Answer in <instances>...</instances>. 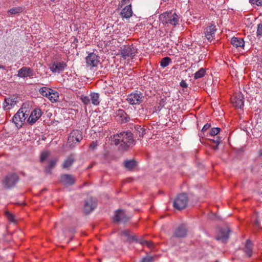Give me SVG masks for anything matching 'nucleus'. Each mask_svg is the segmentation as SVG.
<instances>
[{"label":"nucleus","instance_id":"f257e3e1","mask_svg":"<svg viewBox=\"0 0 262 262\" xmlns=\"http://www.w3.org/2000/svg\"><path fill=\"white\" fill-rule=\"evenodd\" d=\"M114 138V144L116 145H120V148L123 150H127L135 144V140L130 132H122L115 135Z\"/></svg>","mask_w":262,"mask_h":262},{"label":"nucleus","instance_id":"f03ea898","mask_svg":"<svg viewBox=\"0 0 262 262\" xmlns=\"http://www.w3.org/2000/svg\"><path fill=\"white\" fill-rule=\"evenodd\" d=\"M160 20L163 24H169L176 26L179 23V17L175 12H166L161 14L159 16Z\"/></svg>","mask_w":262,"mask_h":262},{"label":"nucleus","instance_id":"7ed1b4c3","mask_svg":"<svg viewBox=\"0 0 262 262\" xmlns=\"http://www.w3.org/2000/svg\"><path fill=\"white\" fill-rule=\"evenodd\" d=\"M27 111L24 112V108H21L13 116L12 118L13 122L15 124L17 128H20L22 127L24 123L29 115V114L27 113Z\"/></svg>","mask_w":262,"mask_h":262},{"label":"nucleus","instance_id":"20e7f679","mask_svg":"<svg viewBox=\"0 0 262 262\" xmlns=\"http://www.w3.org/2000/svg\"><path fill=\"white\" fill-rule=\"evenodd\" d=\"M100 58L94 53H91L85 58L86 66L91 70L96 71L100 62Z\"/></svg>","mask_w":262,"mask_h":262},{"label":"nucleus","instance_id":"39448f33","mask_svg":"<svg viewBox=\"0 0 262 262\" xmlns=\"http://www.w3.org/2000/svg\"><path fill=\"white\" fill-rule=\"evenodd\" d=\"M188 198L186 193H181L178 195L173 202V207L179 210L185 208L188 203Z\"/></svg>","mask_w":262,"mask_h":262},{"label":"nucleus","instance_id":"423d86ee","mask_svg":"<svg viewBox=\"0 0 262 262\" xmlns=\"http://www.w3.org/2000/svg\"><path fill=\"white\" fill-rule=\"evenodd\" d=\"M144 99V97L143 94L140 91H136L128 95L126 100L131 105H136L142 103Z\"/></svg>","mask_w":262,"mask_h":262},{"label":"nucleus","instance_id":"0eeeda50","mask_svg":"<svg viewBox=\"0 0 262 262\" xmlns=\"http://www.w3.org/2000/svg\"><path fill=\"white\" fill-rule=\"evenodd\" d=\"M136 53L137 49L133 45H125L121 48L120 54L124 59H126L128 57L133 58Z\"/></svg>","mask_w":262,"mask_h":262},{"label":"nucleus","instance_id":"6e6552de","mask_svg":"<svg viewBox=\"0 0 262 262\" xmlns=\"http://www.w3.org/2000/svg\"><path fill=\"white\" fill-rule=\"evenodd\" d=\"M19 180L18 175L15 173H11L7 174L3 180L2 183L4 186L7 188H10L13 187Z\"/></svg>","mask_w":262,"mask_h":262},{"label":"nucleus","instance_id":"1a4fd4ad","mask_svg":"<svg viewBox=\"0 0 262 262\" xmlns=\"http://www.w3.org/2000/svg\"><path fill=\"white\" fill-rule=\"evenodd\" d=\"M82 135L80 130L75 129L72 130L69 135L68 144L71 147L74 146L75 144L79 143L82 139Z\"/></svg>","mask_w":262,"mask_h":262},{"label":"nucleus","instance_id":"9d476101","mask_svg":"<svg viewBox=\"0 0 262 262\" xmlns=\"http://www.w3.org/2000/svg\"><path fill=\"white\" fill-rule=\"evenodd\" d=\"M42 112L40 108H36L33 110L27 120V122L32 125L41 116Z\"/></svg>","mask_w":262,"mask_h":262},{"label":"nucleus","instance_id":"9b49d317","mask_svg":"<svg viewBox=\"0 0 262 262\" xmlns=\"http://www.w3.org/2000/svg\"><path fill=\"white\" fill-rule=\"evenodd\" d=\"M230 230L228 226L220 229L216 239L226 242L229 238Z\"/></svg>","mask_w":262,"mask_h":262},{"label":"nucleus","instance_id":"f8f14e48","mask_svg":"<svg viewBox=\"0 0 262 262\" xmlns=\"http://www.w3.org/2000/svg\"><path fill=\"white\" fill-rule=\"evenodd\" d=\"M59 181L63 185L70 186L75 183V179L71 174H63L60 176Z\"/></svg>","mask_w":262,"mask_h":262},{"label":"nucleus","instance_id":"ddd939ff","mask_svg":"<svg viewBox=\"0 0 262 262\" xmlns=\"http://www.w3.org/2000/svg\"><path fill=\"white\" fill-rule=\"evenodd\" d=\"M130 219L123 210H118L115 212V214L114 217V220L116 222H122L126 223Z\"/></svg>","mask_w":262,"mask_h":262},{"label":"nucleus","instance_id":"4468645a","mask_svg":"<svg viewBox=\"0 0 262 262\" xmlns=\"http://www.w3.org/2000/svg\"><path fill=\"white\" fill-rule=\"evenodd\" d=\"M233 105L237 108H241L244 106V97L241 94H238L231 98Z\"/></svg>","mask_w":262,"mask_h":262},{"label":"nucleus","instance_id":"2eb2a0df","mask_svg":"<svg viewBox=\"0 0 262 262\" xmlns=\"http://www.w3.org/2000/svg\"><path fill=\"white\" fill-rule=\"evenodd\" d=\"M97 202L95 199L90 198L85 201L84 210L86 213H89L92 211L96 207Z\"/></svg>","mask_w":262,"mask_h":262},{"label":"nucleus","instance_id":"dca6fc26","mask_svg":"<svg viewBox=\"0 0 262 262\" xmlns=\"http://www.w3.org/2000/svg\"><path fill=\"white\" fill-rule=\"evenodd\" d=\"M66 66V63L63 61L54 62L50 64V69L53 72L60 73L64 70Z\"/></svg>","mask_w":262,"mask_h":262},{"label":"nucleus","instance_id":"f3484780","mask_svg":"<svg viewBox=\"0 0 262 262\" xmlns=\"http://www.w3.org/2000/svg\"><path fill=\"white\" fill-rule=\"evenodd\" d=\"M116 114L117 120L121 123H126L130 120L129 116L123 110H118Z\"/></svg>","mask_w":262,"mask_h":262},{"label":"nucleus","instance_id":"a211bd4d","mask_svg":"<svg viewBox=\"0 0 262 262\" xmlns=\"http://www.w3.org/2000/svg\"><path fill=\"white\" fill-rule=\"evenodd\" d=\"M216 31V26L211 24L207 26L205 29V35L208 40H211L214 36L215 32Z\"/></svg>","mask_w":262,"mask_h":262},{"label":"nucleus","instance_id":"6ab92c4d","mask_svg":"<svg viewBox=\"0 0 262 262\" xmlns=\"http://www.w3.org/2000/svg\"><path fill=\"white\" fill-rule=\"evenodd\" d=\"M187 229L184 225L178 226L174 231L173 236L176 237L182 238L186 236Z\"/></svg>","mask_w":262,"mask_h":262},{"label":"nucleus","instance_id":"aec40b11","mask_svg":"<svg viewBox=\"0 0 262 262\" xmlns=\"http://www.w3.org/2000/svg\"><path fill=\"white\" fill-rule=\"evenodd\" d=\"M75 160V155L74 154L70 155L63 161L62 167L65 169L69 168L72 165Z\"/></svg>","mask_w":262,"mask_h":262},{"label":"nucleus","instance_id":"412c9836","mask_svg":"<svg viewBox=\"0 0 262 262\" xmlns=\"http://www.w3.org/2000/svg\"><path fill=\"white\" fill-rule=\"evenodd\" d=\"M32 75V70L28 67H23L18 72V76L20 77H30Z\"/></svg>","mask_w":262,"mask_h":262},{"label":"nucleus","instance_id":"4be33fe9","mask_svg":"<svg viewBox=\"0 0 262 262\" xmlns=\"http://www.w3.org/2000/svg\"><path fill=\"white\" fill-rule=\"evenodd\" d=\"M244 251L248 257H250L252 256L253 253V244L249 239L246 241Z\"/></svg>","mask_w":262,"mask_h":262},{"label":"nucleus","instance_id":"5701e85b","mask_svg":"<svg viewBox=\"0 0 262 262\" xmlns=\"http://www.w3.org/2000/svg\"><path fill=\"white\" fill-rule=\"evenodd\" d=\"M123 165L128 170L132 171L137 166V162L134 159L125 160L123 162Z\"/></svg>","mask_w":262,"mask_h":262},{"label":"nucleus","instance_id":"b1692460","mask_svg":"<svg viewBox=\"0 0 262 262\" xmlns=\"http://www.w3.org/2000/svg\"><path fill=\"white\" fill-rule=\"evenodd\" d=\"M121 14L123 17H125L126 18L130 17L133 14L131 5L129 4V5H127L126 7H125L122 10Z\"/></svg>","mask_w":262,"mask_h":262},{"label":"nucleus","instance_id":"393cba45","mask_svg":"<svg viewBox=\"0 0 262 262\" xmlns=\"http://www.w3.org/2000/svg\"><path fill=\"white\" fill-rule=\"evenodd\" d=\"M120 235L124 236L126 237V241L131 242L136 240L135 235H132L130 231L128 230H124L120 232Z\"/></svg>","mask_w":262,"mask_h":262},{"label":"nucleus","instance_id":"a878e982","mask_svg":"<svg viewBox=\"0 0 262 262\" xmlns=\"http://www.w3.org/2000/svg\"><path fill=\"white\" fill-rule=\"evenodd\" d=\"M231 43L235 47H243L245 41L242 38L233 37L231 39Z\"/></svg>","mask_w":262,"mask_h":262},{"label":"nucleus","instance_id":"bb28decb","mask_svg":"<svg viewBox=\"0 0 262 262\" xmlns=\"http://www.w3.org/2000/svg\"><path fill=\"white\" fill-rule=\"evenodd\" d=\"M136 130V135L138 137V139L140 138H143L144 135L146 134V129L142 127L140 125H137L135 126Z\"/></svg>","mask_w":262,"mask_h":262},{"label":"nucleus","instance_id":"cd10ccee","mask_svg":"<svg viewBox=\"0 0 262 262\" xmlns=\"http://www.w3.org/2000/svg\"><path fill=\"white\" fill-rule=\"evenodd\" d=\"M90 99L92 103L95 105H98L100 103L99 95L97 93H91L90 94Z\"/></svg>","mask_w":262,"mask_h":262},{"label":"nucleus","instance_id":"c85d7f7f","mask_svg":"<svg viewBox=\"0 0 262 262\" xmlns=\"http://www.w3.org/2000/svg\"><path fill=\"white\" fill-rule=\"evenodd\" d=\"M58 160L57 159H52L49 161V165L46 168V172L48 173H51L52 169L55 167L56 164Z\"/></svg>","mask_w":262,"mask_h":262},{"label":"nucleus","instance_id":"c756f323","mask_svg":"<svg viewBox=\"0 0 262 262\" xmlns=\"http://www.w3.org/2000/svg\"><path fill=\"white\" fill-rule=\"evenodd\" d=\"M50 96L48 97L49 99L52 102H55L58 101L59 98V94L57 92L52 89V92H50Z\"/></svg>","mask_w":262,"mask_h":262},{"label":"nucleus","instance_id":"7c9ffc66","mask_svg":"<svg viewBox=\"0 0 262 262\" xmlns=\"http://www.w3.org/2000/svg\"><path fill=\"white\" fill-rule=\"evenodd\" d=\"M6 104L4 105V109L5 110H9L12 107V106L15 104V102L12 100L11 98H7L5 100Z\"/></svg>","mask_w":262,"mask_h":262},{"label":"nucleus","instance_id":"2f4dec72","mask_svg":"<svg viewBox=\"0 0 262 262\" xmlns=\"http://www.w3.org/2000/svg\"><path fill=\"white\" fill-rule=\"evenodd\" d=\"M206 74V69L202 68L194 74V79H198L203 77Z\"/></svg>","mask_w":262,"mask_h":262},{"label":"nucleus","instance_id":"473e14b6","mask_svg":"<svg viewBox=\"0 0 262 262\" xmlns=\"http://www.w3.org/2000/svg\"><path fill=\"white\" fill-rule=\"evenodd\" d=\"M39 92L41 95L48 98L51 94L50 92H52V89L47 87H42L39 89Z\"/></svg>","mask_w":262,"mask_h":262},{"label":"nucleus","instance_id":"72a5a7b5","mask_svg":"<svg viewBox=\"0 0 262 262\" xmlns=\"http://www.w3.org/2000/svg\"><path fill=\"white\" fill-rule=\"evenodd\" d=\"M24 11V8L22 7H13L8 10V13L12 15L18 14Z\"/></svg>","mask_w":262,"mask_h":262},{"label":"nucleus","instance_id":"f704fd0d","mask_svg":"<svg viewBox=\"0 0 262 262\" xmlns=\"http://www.w3.org/2000/svg\"><path fill=\"white\" fill-rule=\"evenodd\" d=\"M210 127V124L208 123H206L204 125L203 128L202 129L201 133L199 134V137H200V141L203 142L202 140L204 139V137L205 136V132Z\"/></svg>","mask_w":262,"mask_h":262},{"label":"nucleus","instance_id":"c9c22d12","mask_svg":"<svg viewBox=\"0 0 262 262\" xmlns=\"http://www.w3.org/2000/svg\"><path fill=\"white\" fill-rule=\"evenodd\" d=\"M171 58L168 57H165L162 59L160 62V65L162 67L165 68L169 65L171 62Z\"/></svg>","mask_w":262,"mask_h":262},{"label":"nucleus","instance_id":"e433bc0d","mask_svg":"<svg viewBox=\"0 0 262 262\" xmlns=\"http://www.w3.org/2000/svg\"><path fill=\"white\" fill-rule=\"evenodd\" d=\"M209 140L212 141L213 143L215 144V145L212 146V148L213 149H217L218 148V145L221 142V138L219 136H216V137H214L213 139H209Z\"/></svg>","mask_w":262,"mask_h":262},{"label":"nucleus","instance_id":"4c0bfd02","mask_svg":"<svg viewBox=\"0 0 262 262\" xmlns=\"http://www.w3.org/2000/svg\"><path fill=\"white\" fill-rule=\"evenodd\" d=\"M221 128L219 127H214L211 129L209 132V135L211 136L214 137L215 136L217 135L220 132Z\"/></svg>","mask_w":262,"mask_h":262},{"label":"nucleus","instance_id":"58836bf2","mask_svg":"<svg viewBox=\"0 0 262 262\" xmlns=\"http://www.w3.org/2000/svg\"><path fill=\"white\" fill-rule=\"evenodd\" d=\"M5 215L8 220L11 222L14 221V215L9 211L5 212Z\"/></svg>","mask_w":262,"mask_h":262},{"label":"nucleus","instance_id":"ea45409f","mask_svg":"<svg viewBox=\"0 0 262 262\" xmlns=\"http://www.w3.org/2000/svg\"><path fill=\"white\" fill-rule=\"evenodd\" d=\"M256 33L258 37H262V23L257 25Z\"/></svg>","mask_w":262,"mask_h":262},{"label":"nucleus","instance_id":"a19ab883","mask_svg":"<svg viewBox=\"0 0 262 262\" xmlns=\"http://www.w3.org/2000/svg\"><path fill=\"white\" fill-rule=\"evenodd\" d=\"M80 99L83 103L86 105L89 104L91 101L89 97L84 96H81Z\"/></svg>","mask_w":262,"mask_h":262},{"label":"nucleus","instance_id":"79ce46f5","mask_svg":"<svg viewBox=\"0 0 262 262\" xmlns=\"http://www.w3.org/2000/svg\"><path fill=\"white\" fill-rule=\"evenodd\" d=\"M49 156V153L48 152H43L40 156V161L43 162Z\"/></svg>","mask_w":262,"mask_h":262},{"label":"nucleus","instance_id":"37998d69","mask_svg":"<svg viewBox=\"0 0 262 262\" xmlns=\"http://www.w3.org/2000/svg\"><path fill=\"white\" fill-rule=\"evenodd\" d=\"M154 258L152 256H146V257L143 258L141 261V262H154Z\"/></svg>","mask_w":262,"mask_h":262},{"label":"nucleus","instance_id":"c03bdc74","mask_svg":"<svg viewBox=\"0 0 262 262\" xmlns=\"http://www.w3.org/2000/svg\"><path fill=\"white\" fill-rule=\"evenodd\" d=\"M98 144L97 141H93L90 145V148L94 150L97 146Z\"/></svg>","mask_w":262,"mask_h":262},{"label":"nucleus","instance_id":"a18cd8bd","mask_svg":"<svg viewBox=\"0 0 262 262\" xmlns=\"http://www.w3.org/2000/svg\"><path fill=\"white\" fill-rule=\"evenodd\" d=\"M142 244H146L148 247L150 248L153 246V243L147 241H143L141 242Z\"/></svg>","mask_w":262,"mask_h":262},{"label":"nucleus","instance_id":"49530a36","mask_svg":"<svg viewBox=\"0 0 262 262\" xmlns=\"http://www.w3.org/2000/svg\"><path fill=\"white\" fill-rule=\"evenodd\" d=\"M180 86H182V88H186L188 87V84H187V83L186 82V81L184 80H182L180 83Z\"/></svg>","mask_w":262,"mask_h":262},{"label":"nucleus","instance_id":"de8ad7c7","mask_svg":"<svg viewBox=\"0 0 262 262\" xmlns=\"http://www.w3.org/2000/svg\"><path fill=\"white\" fill-rule=\"evenodd\" d=\"M129 1L130 0H122L121 1V6L125 4H128L129 3Z\"/></svg>","mask_w":262,"mask_h":262},{"label":"nucleus","instance_id":"09e8293b","mask_svg":"<svg viewBox=\"0 0 262 262\" xmlns=\"http://www.w3.org/2000/svg\"><path fill=\"white\" fill-rule=\"evenodd\" d=\"M255 4L257 6H262V0H255Z\"/></svg>","mask_w":262,"mask_h":262},{"label":"nucleus","instance_id":"8fccbe9b","mask_svg":"<svg viewBox=\"0 0 262 262\" xmlns=\"http://www.w3.org/2000/svg\"><path fill=\"white\" fill-rule=\"evenodd\" d=\"M254 225L257 227H258L259 225V223L257 219H256L255 221L254 222Z\"/></svg>","mask_w":262,"mask_h":262},{"label":"nucleus","instance_id":"3c124183","mask_svg":"<svg viewBox=\"0 0 262 262\" xmlns=\"http://www.w3.org/2000/svg\"><path fill=\"white\" fill-rule=\"evenodd\" d=\"M249 1L251 3H252L253 4H255V3H256L255 0H249Z\"/></svg>","mask_w":262,"mask_h":262},{"label":"nucleus","instance_id":"603ef678","mask_svg":"<svg viewBox=\"0 0 262 262\" xmlns=\"http://www.w3.org/2000/svg\"><path fill=\"white\" fill-rule=\"evenodd\" d=\"M163 2H167L168 1V0H162Z\"/></svg>","mask_w":262,"mask_h":262},{"label":"nucleus","instance_id":"864d4df0","mask_svg":"<svg viewBox=\"0 0 262 262\" xmlns=\"http://www.w3.org/2000/svg\"><path fill=\"white\" fill-rule=\"evenodd\" d=\"M52 2H54L55 0H50Z\"/></svg>","mask_w":262,"mask_h":262},{"label":"nucleus","instance_id":"5fc2aeb1","mask_svg":"<svg viewBox=\"0 0 262 262\" xmlns=\"http://www.w3.org/2000/svg\"><path fill=\"white\" fill-rule=\"evenodd\" d=\"M260 155H262V152L260 153Z\"/></svg>","mask_w":262,"mask_h":262}]
</instances>
